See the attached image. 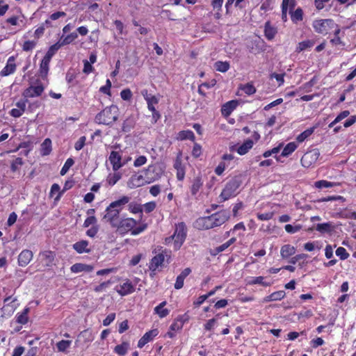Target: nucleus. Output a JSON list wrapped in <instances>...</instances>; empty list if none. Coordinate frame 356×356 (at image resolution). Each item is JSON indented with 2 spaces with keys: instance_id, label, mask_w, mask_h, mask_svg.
Segmentation results:
<instances>
[{
  "instance_id": "obj_1",
  "label": "nucleus",
  "mask_w": 356,
  "mask_h": 356,
  "mask_svg": "<svg viewBox=\"0 0 356 356\" xmlns=\"http://www.w3.org/2000/svg\"><path fill=\"white\" fill-rule=\"evenodd\" d=\"M229 213L226 211H221L211 216L197 218L194 224L198 229H209L219 227L228 220Z\"/></svg>"
},
{
  "instance_id": "obj_2",
  "label": "nucleus",
  "mask_w": 356,
  "mask_h": 356,
  "mask_svg": "<svg viewBox=\"0 0 356 356\" xmlns=\"http://www.w3.org/2000/svg\"><path fill=\"white\" fill-rule=\"evenodd\" d=\"M129 197L122 196L120 199L112 202L106 209L103 219L109 222L112 227H117L120 212L124 205L129 202Z\"/></svg>"
},
{
  "instance_id": "obj_3",
  "label": "nucleus",
  "mask_w": 356,
  "mask_h": 356,
  "mask_svg": "<svg viewBox=\"0 0 356 356\" xmlns=\"http://www.w3.org/2000/svg\"><path fill=\"white\" fill-rule=\"evenodd\" d=\"M187 236V229L184 222H179L175 225L173 234L165 238V244L172 247L174 250L180 249L184 243Z\"/></svg>"
},
{
  "instance_id": "obj_4",
  "label": "nucleus",
  "mask_w": 356,
  "mask_h": 356,
  "mask_svg": "<svg viewBox=\"0 0 356 356\" xmlns=\"http://www.w3.org/2000/svg\"><path fill=\"white\" fill-rule=\"evenodd\" d=\"M119 109L117 106L111 105L106 107L95 117V122L98 124L111 125L118 120Z\"/></svg>"
},
{
  "instance_id": "obj_5",
  "label": "nucleus",
  "mask_w": 356,
  "mask_h": 356,
  "mask_svg": "<svg viewBox=\"0 0 356 356\" xmlns=\"http://www.w3.org/2000/svg\"><path fill=\"white\" fill-rule=\"evenodd\" d=\"M241 184V181L238 177L231 179L223 188L220 197L224 200H227L231 197H235L238 193V188Z\"/></svg>"
},
{
  "instance_id": "obj_6",
  "label": "nucleus",
  "mask_w": 356,
  "mask_h": 356,
  "mask_svg": "<svg viewBox=\"0 0 356 356\" xmlns=\"http://www.w3.org/2000/svg\"><path fill=\"white\" fill-rule=\"evenodd\" d=\"M312 26L316 33L325 35L330 29L337 26L332 19H315Z\"/></svg>"
},
{
  "instance_id": "obj_7",
  "label": "nucleus",
  "mask_w": 356,
  "mask_h": 356,
  "mask_svg": "<svg viewBox=\"0 0 356 356\" xmlns=\"http://www.w3.org/2000/svg\"><path fill=\"white\" fill-rule=\"evenodd\" d=\"M161 169L156 165H149L143 172V176L147 184L159 179L161 177Z\"/></svg>"
},
{
  "instance_id": "obj_8",
  "label": "nucleus",
  "mask_w": 356,
  "mask_h": 356,
  "mask_svg": "<svg viewBox=\"0 0 356 356\" xmlns=\"http://www.w3.org/2000/svg\"><path fill=\"white\" fill-rule=\"evenodd\" d=\"M320 153L317 149L306 152L301 158L300 162L303 167L309 168L318 160Z\"/></svg>"
},
{
  "instance_id": "obj_9",
  "label": "nucleus",
  "mask_w": 356,
  "mask_h": 356,
  "mask_svg": "<svg viewBox=\"0 0 356 356\" xmlns=\"http://www.w3.org/2000/svg\"><path fill=\"white\" fill-rule=\"evenodd\" d=\"M136 225V221L131 218H124L118 222V226L115 227L118 232L121 234L127 233L129 231L132 232Z\"/></svg>"
},
{
  "instance_id": "obj_10",
  "label": "nucleus",
  "mask_w": 356,
  "mask_h": 356,
  "mask_svg": "<svg viewBox=\"0 0 356 356\" xmlns=\"http://www.w3.org/2000/svg\"><path fill=\"white\" fill-rule=\"evenodd\" d=\"M44 90V86L41 83H37L35 86H31L26 88L22 93L24 98H33L39 97L42 95Z\"/></svg>"
},
{
  "instance_id": "obj_11",
  "label": "nucleus",
  "mask_w": 356,
  "mask_h": 356,
  "mask_svg": "<svg viewBox=\"0 0 356 356\" xmlns=\"http://www.w3.org/2000/svg\"><path fill=\"white\" fill-rule=\"evenodd\" d=\"M147 184L143 175H133L127 181V186L129 188H136Z\"/></svg>"
},
{
  "instance_id": "obj_12",
  "label": "nucleus",
  "mask_w": 356,
  "mask_h": 356,
  "mask_svg": "<svg viewBox=\"0 0 356 356\" xmlns=\"http://www.w3.org/2000/svg\"><path fill=\"white\" fill-rule=\"evenodd\" d=\"M33 257V253L30 250H24L18 255V264L19 266H26L32 260Z\"/></svg>"
},
{
  "instance_id": "obj_13",
  "label": "nucleus",
  "mask_w": 356,
  "mask_h": 356,
  "mask_svg": "<svg viewBox=\"0 0 356 356\" xmlns=\"http://www.w3.org/2000/svg\"><path fill=\"white\" fill-rule=\"evenodd\" d=\"M108 159L114 171L118 170L123 165L122 156L118 152L112 151Z\"/></svg>"
},
{
  "instance_id": "obj_14",
  "label": "nucleus",
  "mask_w": 356,
  "mask_h": 356,
  "mask_svg": "<svg viewBox=\"0 0 356 356\" xmlns=\"http://www.w3.org/2000/svg\"><path fill=\"white\" fill-rule=\"evenodd\" d=\"M159 334V331L156 329H154L147 332L138 341V347L139 348H142L145 346L147 343L152 341L153 339L157 336Z\"/></svg>"
},
{
  "instance_id": "obj_15",
  "label": "nucleus",
  "mask_w": 356,
  "mask_h": 356,
  "mask_svg": "<svg viewBox=\"0 0 356 356\" xmlns=\"http://www.w3.org/2000/svg\"><path fill=\"white\" fill-rule=\"evenodd\" d=\"M117 292L121 296H126L131 293L134 291V286L129 280H125L123 283L116 286Z\"/></svg>"
},
{
  "instance_id": "obj_16",
  "label": "nucleus",
  "mask_w": 356,
  "mask_h": 356,
  "mask_svg": "<svg viewBox=\"0 0 356 356\" xmlns=\"http://www.w3.org/2000/svg\"><path fill=\"white\" fill-rule=\"evenodd\" d=\"M165 252H162L161 253L156 254L152 259L149 266L151 270L155 271L163 265L165 257Z\"/></svg>"
},
{
  "instance_id": "obj_17",
  "label": "nucleus",
  "mask_w": 356,
  "mask_h": 356,
  "mask_svg": "<svg viewBox=\"0 0 356 356\" xmlns=\"http://www.w3.org/2000/svg\"><path fill=\"white\" fill-rule=\"evenodd\" d=\"M38 258L43 266H50L54 261V254L51 251L45 250L40 252Z\"/></svg>"
},
{
  "instance_id": "obj_18",
  "label": "nucleus",
  "mask_w": 356,
  "mask_h": 356,
  "mask_svg": "<svg viewBox=\"0 0 356 356\" xmlns=\"http://www.w3.org/2000/svg\"><path fill=\"white\" fill-rule=\"evenodd\" d=\"M16 70V65L15 63V58L13 56L10 57L8 59L6 65L0 72L1 76H6L11 74H13Z\"/></svg>"
},
{
  "instance_id": "obj_19",
  "label": "nucleus",
  "mask_w": 356,
  "mask_h": 356,
  "mask_svg": "<svg viewBox=\"0 0 356 356\" xmlns=\"http://www.w3.org/2000/svg\"><path fill=\"white\" fill-rule=\"evenodd\" d=\"M174 168L177 170V178L179 181H182L185 177V170L181 163V160L180 156H177L175 163Z\"/></svg>"
},
{
  "instance_id": "obj_20",
  "label": "nucleus",
  "mask_w": 356,
  "mask_h": 356,
  "mask_svg": "<svg viewBox=\"0 0 356 356\" xmlns=\"http://www.w3.org/2000/svg\"><path fill=\"white\" fill-rule=\"evenodd\" d=\"M72 273H78L81 272H91L93 270V266L85 264L77 263L72 265L70 268Z\"/></svg>"
},
{
  "instance_id": "obj_21",
  "label": "nucleus",
  "mask_w": 356,
  "mask_h": 356,
  "mask_svg": "<svg viewBox=\"0 0 356 356\" xmlns=\"http://www.w3.org/2000/svg\"><path fill=\"white\" fill-rule=\"evenodd\" d=\"M296 249L294 246L286 244L281 247L280 255L282 259H287L296 253Z\"/></svg>"
},
{
  "instance_id": "obj_22",
  "label": "nucleus",
  "mask_w": 356,
  "mask_h": 356,
  "mask_svg": "<svg viewBox=\"0 0 356 356\" xmlns=\"http://www.w3.org/2000/svg\"><path fill=\"white\" fill-rule=\"evenodd\" d=\"M73 248L79 254L84 252L88 253L90 252L88 242L84 240L75 243L73 245Z\"/></svg>"
},
{
  "instance_id": "obj_23",
  "label": "nucleus",
  "mask_w": 356,
  "mask_h": 356,
  "mask_svg": "<svg viewBox=\"0 0 356 356\" xmlns=\"http://www.w3.org/2000/svg\"><path fill=\"white\" fill-rule=\"evenodd\" d=\"M191 270L189 268H185L179 275L177 276L175 284L176 289H180L184 286V279L191 273Z\"/></svg>"
},
{
  "instance_id": "obj_24",
  "label": "nucleus",
  "mask_w": 356,
  "mask_h": 356,
  "mask_svg": "<svg viewBox=\"0 0 356 356\" xmlns=\"http://www.w3.org/2000/svg\"><path fill=\"white\" fill-rule=\"evenodd\" d=\"M237 101L232 100L225 104L221 109L222 114L225 116H229L232 112L236 108Z\"/></svg>"
},
{
  "instance_id": "obj_25",
  "label": "nucleus",
  "mask_w": 356,
  "mask_h": 356,
  "mask_svg": "<svg viewBox=\"0 0 356 356\" xmlns=\"http://www.w3.org/2000/svg\"><path fill=\"white\" fill-rule=\"evenodd\" d=\"M253 145V140L251 139H248L237 148L236 152L240 155H244L247 154L250 149L252 148Z\"/></svg>"
},
{
  "instance_id": "obj_26",
  "label": "nucleus",
  "mask_w": 356,
  "mask_h": 356,
  "mask_svg": "<svg viewBox=\"0 0 356 356\" xmlns=\"http://www.w3.org/2000/svg\"><path fill=\"white\" fill-rule=\"evenodd\" d=\"M203 185L202 177L200 175L196 176L192 181L191 192L193 195H195Z\"/></svg>"
},
{
  "instance_id": "obj_27",
  "label": "nucleus",
  "mask_w": 356,
  "mask_h": 356,
  "mask_svg": "<svg viewBox=\"0 0 356 356\" xmlns=\"http://www.w3.org/2000/svg\"><path fill=\"white\" fill-rule=\"evenodd\" d=\"M334 229V226L330 222L317 224L316 226V231L321 234L330 233Z\"/></svg>"
},
{
  "instance_id": "obj_28",
  "label": "nucleus",
  "mask_w": 356,
  "mask_h": 356,
  "mask_svg": "<svg viewBox=\"0 0 356 356\" xmlns=\"http://www.w3.org/2000/svg\"><path fill=\"white\" fill-rule=\"evenodd\" d=\"M285 296V292L284 291H278L272 293L270 295L266 296L264 298V302H271L281 300Z\"/></svg>"
},
{
  "instance_id": "obj_29",
  "label": "nucleus",
  "mask_w": 356,
  "mask_h": 356,
  "mask_svg": "<svg viewBox=\"0 0 356 356\" xmlns=\"http://www.w3.org/2000/svg\"><path fill=\"white\" fill-rule=\"evenodd\" d=\"M129 346L128 341H124L115 347L114 352L120 356H124L127 353Z\"/></svg>"
},
{
  "instance_id": "obj_30",
  "label": "nucleus",
  "mask_w": 356,
  "mask_h": 356,
  "mask_svg": "<svg viewBox=\"0 0 356 356\" xmlns=\"http://www.w3.org/2000/svg\"><path fill=\"white\" fill-rule=\"evenodd\" d=\"M51 60L43 58L40 66V73L42 78L44 79L47 77L48 72H49V65Z\"/></svg>"
},
{
  "instance_id": "obj_31",
  "label": "nucleus",
  "mask_w": 356,
  "mask_h": 356,
  "mask_svg": "<svg viewBox=\"0 0 356 356\" xmlns=\"http://www.w3.org/2000/svg\"><path fill=\"white\" fill-rule=\"evenodd\" d=\"M236 241L235 238H232L225 243L215 248L212 252L211 254L213 255H216L217 254L225 251L226 249H227L231 245H232Z\"/></svg>"
},
{
  "instance_id": "obj_32",
  "label": "nucleus",
  "mask_w": 356,
  "mask_h": 356,
  "mask_svg": "<svg viewBox=\"0 0 356 356\" xmlns=\"http://www.w3.org/2000/svg\"><path fill=\"white\" fill-rule=\"evenodd\" d=\"M78 38V33L76 32H73L67 35H62L59 40L60 44L64 46L72 43L74 40H75Z\"/></svg>"
},
{
  "instance_id": "obj_33",
  "label": "nucleus",
  "mask_w": 356,
  "mask_h": 356,
  "mask_svg": "<svg viewBox=\"0 0 356 356\" xmlns=\"http://www.w3.org/2000/svg\"><path fill=\"white\" fill-rule=\"evenodd\" d=\"M298 147L296 142L289 143L284 148L281 155L284 157H287L291 154Z\"/></svg>"
},
{
  "instance_id": "obj_34",
  "label": "nucleus",
  "mask_w": 356,
  "mask_h": 356,
  "mask_svg": "<svg viewBox=\"0 0 356 356\" xmlns=\"http://www.w3.org/2000/svg\"><path fill=\"white\" fill-rule=\"evenodd\" d=\"M51 152V141L49 138H46L41 144L40 154L42 156L49 155Z\"/></svg>"
},
{
  "instance_id": "obj_35",
  "label": "nucleus",
  "mask_w": 356,
  "mask_h": 356,
  "mask_svg": "<svg viewBox=\"0 0 356 356\" xmlns=\"http://www.w3.org/2000/svg\"><path fill=\"white\" fill-rule=\"evenodd\" d=\"M165 305L166 302L163 301L154 308V312L158 314L160 318H164L170 313L169 309L163 308Z\"/></svg>"
},
{
  "instance_id": "obj_36",
  "label": "nucleus",
  "mask_w": 356,
  "mask_h": 356,
  "mask_svg": "<svg viewBox=\"0 0 356 356\" xmlns=\"http://www.w3.org/2000/svg\"><path fill=\"white\" fill-rule=\"evenodd\" d=\"M314 45V41L307 40L298 44L296 51L300 53L302 51L310 49Z\"/></svg>"
},
{
  "instance_id": "obj_37",
  "label": "nucleus",
  "mask_w": 356,
  "mask_h": 356,
  "mask_svg": "<svg viewBox=\"0 0 356 356\" xmlns=\"http://www.w3.org/2000/svg\"><path fill=\"white\" fill-rule=\"evenodd\" d=\"M264 33L267 39L272 40L276 35L277 30L275 28L272 26L269 22H266L264 28Z\"/></svg>"
},
{
  "instance_id": "obj_38",
  "label": "nucleus",
  "mask_w": 356,
  "mask_h": 356,
  "mask_svg": "<svg viewBox=\"0 0 356 356\" xmlns=\"http://www.w3.org/2000/svg\"><path fill=\"white\" fill-rule=\"evenodd\" d=\"M61 47H63V45L58 40L57 42H56L49 48L47 52L46 53L44 57L51 60L54 55L56 53V51L61 48Z\"/></svg>"
},
{
  "instance_id": "obj_39",
  "label": "nucleus",
  "mask_w": 356,
  "mask_h": 356,
  "mask_svg": "<svg viewBox=\"0 0 356 356\" xmlns=\"http://www.w3.org/2000/svg\"><path fill=\"white\" fill-rule=\"evenodd\" d=\"M337 185H338V184H337L335 182H331V181H328L327 180H320V181H317L314 183V186L316 188H319V189H321L323 188H332Z\"/></svg>"
},
{
  "instance_id": "obj_40",
  "label": "nucleus",
  "mask_w": 356,
  "mask_h": 356,
  "mask_svg": "<svg viewBox=\"0 0 356 356\" xmlns=\"http://www.w3.org/2000/svg\"><path fill=\"white\" fill-rule=\"evenodd\" d=\"M60 186L58 184H54L51 187L50 196L54 197L55 194L57 195L54 198L55 201H58L63 193V191H60Z\"/></svg>"
},
{
  "instance_id": "obj_41",
  "label": "nucleus",
  "mask_w": 356,
  "mask_h": 356,
  "mask_svg": "<svg viewBox=\"0 0 356 356\" xmlns=\"http://www.w3.org/2000/svg\"><path fill=\"white\" fill-rule=\"evenodd\" d=\"M122 177L120 172L111 173L108 175L106 181L110 186H114Z\"/></svg>"
},
{
  "instance_id": "obj_42",
  "label": "nucleus",
  "mask_w": 356,
  "mask_h": 356,
  "mask_svg": "<svg viewBox=\"0 0 356 356\" xmlns=\"http://www.w3.org/2000/svg\"><path fill=\"white\" fill-rule=\"evenodd\" d=\"M72 341L61 340L56 343V348L58 352L65 353L70 347Z\"/></svg>"
},
{
  "instance_id": "obj_43",
  "label": "nucleus",
  "mask_w": 356,
  "mask_h": 356,
  "mask_svg": "<svg viewBox=\"0 0 356 356\" xmlns=\"http://www.w3.org/2000/svg\"><path fill=\"white\" fill-rule=\"evenodd\" d=\"M229 63L227 61H217L214 63L215 69L220 72H226L229 69Z\"/></svg>"
},
{
  "instance_id": "obj_44",
  "label": "nucleus",
  "mask_w": 356,
  "mask_h": 356,
  "mask_svg": "<svg viewBox=\"0 0 356 356\" xmlns=\"http://www.w3.org/2000/svg\"><path fill=\"white\" fill-rule=\"evenodd\" d=\"M145 101L147 104V108L150 111H155L156 108L154 106L159 103V99L153 95L152 97L147 98Z\"/></svg>"
},
{
  "instance_id": "obj_45",
  "label": "nucleus",
  "mask_w": 356,
  "mask_h": 356,
  "mask_svg": "<svg viewBox=\"0 0 356 356\" xmlns=\"http://www.w3.org/2000/svg\"><path fill=\"white\" fill-rule=\"evenodd\" d=\"M38 43L37 40H26L24 42L22 47L23 51H32L36 46Z\"/></svg>"
},
{
  "instance_id": "obj_46",
  "label": "nucleus",
  "mask_w": 356,
  "mask_h": 356,
  "mask_svg": "<svg viewBox=\"0 0 356 356\" xmlns=\"http://www.w3.org/2000/svg\"><path fill=\"white\" fill-rule=\"evenodd\" d=\"M264 278L262 276L254 277L248 282V284L250 285L254 284H261L264 286H268L270 285V282H266L264 281Z\"/></svg>"
},
{
  "instance_id": "obj_47",
  "label": "nucleus",
  "mask_w": 356,
  "mask_h": 356,
  "mask_svg": "<svg viewBox=\"0 0 356 356\" xmlns=\"http://www.w3.org/2000/svg\"><path fill=\"white\" fill-rule=\"evenodd\" d=\"M239 88L248 95H253L256 92L255 87L250 83L241 85Z\"/></svg>"
},
{
  "instance_id": "obj_48",
  "label": "nucleus",
  "mask_w": 356,
  "mask_h": 356,
  "mask_svg": "<svg viewBox=\"0 0 356 356\" xmlns=\"http://www.w3.org/2000/svg\"><path fill=\"white\" fill-rule=\"evenodd\" d=\"M29 312V309L25 308L22 313L17 315V322L20 324H26L28 322Z\"/></svg>"
},
{
  "instance_id": "obj_49",
  "label": "nucleus",
  "mask_w": 356,
  "mask_h": 356,
  "mask_svg": "<svg viewBox=\"0 0 356 356\" xmlns=\"http://www.w3.org/2000/svg\"><path fill=\"white\" fill-rule=\"evenodd\" d=\"M314 130V128H310V129H306L305 131H304L302 133H301L300 135L298 136V137L296 138L297 141L298 143H302L305 139H307L309 136H310L313 134Z\"/></svg>"
},
{
  "instance_id": "obj_50",
  "label": "nucleus",
  "mask_w": 356,
  "mask_h": 356,
  "mask_svg": "<svg viewBox=\"0 0 356 356\" xmlns=\"http://www.w3.org/2000/svg\"><path fill=\"white\" fill-rule=\"evenodd\" d=\"M74 161L72 158H69L66 160L65 163H64L63 168L60 170V174L63 176L65 175L70 168L74 165Z\"/></svg>"
},
{
  "instance_id": "obj_51",
  "label": "nucleus",
  "mask_w": 356,
  "mask_h": 356,
  "mask_svg": "<svg viewBox=\"0 0 356 356\" xmlns=\"http://www.w3.org/2000/svg\"><path fill=\"white\" fill-rule=\"evenodd\" d=\"M178 138L180 140L190 139L194 140L195 136L193 131L190 130L180 131L178 134Z\"/></svg>"
},
{
  "instance_id": "obj_52",
  "label": "nucleus",
  "mask_w": 356,
  "mask_h": 356,
  "mask_svg": "<svg viewBox=\"0 0 356 356\" xmlns=\"http://www.w3.org/2000/svg\"><path fill=\"white\" fill-rule=\"evenodd\" d=\"M291 20L293 22H298L302 19V10L300 8H297L294 12H290Z\"/></svg>"
},
{
  "instance_id": "obj_53",
  "label": "nucleus",
  "mask_w": 356,
  "mask_h": 356,
  "mask_svg": "<svg viewBox=\"0 0 356 356\" xmlns=\"http://www.w3.org/2000/svg\"><path fill=\"white\" fill-rule=\"evenodd\" d=\"M6 22L12 26H20L21 24H24L23 19L18 16H13L8 18Z\"/></svg>"
},
{
  "instance_id": "obj_54",
  "label": "nucleus",
  "mask_w": 356,
  "mask_h": 356,
  "mask_svg": "<svg viewBox=\"0 0 356 356\" xmlns=\"http://www.w3.org/2000/svg\"><path fill=\"white\" fill-rule=\"evenodd\" d=\"M23 165V161L22 158H16L11 163L10 168L13 172H16Z\"/></svg>"
},
{
  "instance_id": "obj_55",
  "label": "nucleus",
  "mask_w": 356,
  "mask_h": 356,
  "mask_svg": "<svg viewBox=\"0 0 356 356\" xmlns=\"http://www.w3.org/2000/svg\"><path fill=\"white\" fill-rule=\"evenodd\" d=\"M301 228H302V226L300 225L293 226L290 224H287L284 227L285 231L289 234H294V233L300 231L301 229Z\"/></svg>"
},
{
  "instance_id": "obj_56",
  "label": "nucleus",
  "mask_w": 356,
  "mask_h": 356,
  "mask_svg": "<svg viewBox=\"0 0 356 356\" xmlns=\"http://www.w3.org/2000/svg\"><path fill=\"white\" fill-rule=\"evenodd\" d=\"M336 254L339 257L341 260L346 259L349 257V254L343 247H339L337 249Z\"/></svg>"
},
{
  "instance_id": "obj_57",
  "label": "nucleus",
  "mask_w": 356,
  "mask_h": 356,
  "mask_svg": "<svg viewBox=\"0 0 356 356\" xmlns=\"http://www.w3.org/2000/svg\"><path fill=\"white\" fill-rule=\"evenodd\" d=\"M295 0H283L282 3V8H286L291 12L295 7Z\"/></svg>"
},
{
  "instance_id": "obj_58",
  "label": "nucleus",
  "mask_w": 356,
  "mask_h": 356,
  "mask_svg": "<svg viewBox=\"0 0 356 356\" xmlns=\"http://www.w3.org/2000/svg\"><path fill=\"white\" fill-rule=\"evenodd\" d=\"M10 300H11L10 296L7 297L6 298L4 299V303L6 304L4 307L5 308L10 307L11 312H13L15 311V309H16V306L14 305V302L17 300V299L14 298L12 301L10 302Z\"/></svg>"
},
{
  "instance_id": "obj_59",
  "label": "nucleus",
  "mask_w": 356,
  "mask_h": 356,
  "mask_svg": "<svg viewBox=\"0 0 356 356\" xmlns=\"http://www.w3.org/2000/svg\"><path fill=\"white\" fill-rule=\"evenodd\" d=\"M86 140V138L85 136H81V138H79V140L74 144L75 149L77 151L81 150L85 145Z\"/></svg>"
},
{
  "instance_id": "obj_60",
  "label": "nucleus",
  "mask_w": 356,
  "mask_h": 356,
  "mask_svg": "<svg viewBox=\"0 0 356 356\" xmlns=\"http://www.w3.org/2000/svg\"><path fill=\"white\" fill-rule=\"evenodd\" d=\"M273 212H267L264 213H257V216L260 220H268L273 217Z\"/></svg>"
},
{
  "instance_id": "obj_61",
  "label": "nucleus",
  "mask_w": 356,
  "mask_h": 356,
  "mask_svg": "<svg viewBox=\"0 0 356 356\" xmlns=\"http://www.w3.org/2000/svg\"><path fill=\"white\" fill-rule=\"evenodd\" d=\"M147 162V158L145 156H140L134 162V165L135 167H140L145 164Z\"/></svg>"
},
{
  "instance_id": "obj_62",
  "label": "nucleus",
  "mask_w": 356,
  "mask_h": 356,
  "mask_svg": "<svg viewBox=\"0 0 356 356\" xmlns=\"http://www.w3.org/2000/svg\"><path fill=\"white\" fill-rule=\"evenodd\" d=\"M120 97L123 100H129L132 97L131 91L129 89H124L120 92Z\"/></svg>"
},
{
  "instance_id": "obj_63",
  "label": "nucleus",
  "mask_w": 356,
  "mask_h": 356,
  "mask_svg": "<svg viewBox=\"0 0 356 356\" xmlns=\"http://www.w3.org/2000/svg\"><path fill=\"white\" fill-rule=\"evenodd\" d=\"M156 208V203L154 202H149L143 205V209L146 213H150Z\"/></svg>"
},
{
  "instance_id": "obj_64",
  "label": "nucleus",
  "mask_w": 356,
  "mask_h": 356,
  "mask_svg": "<svg viewBox=\"0 0 356 356\" xmlns=\"http://www.w3.org/2000/svg\"><path fill=\"white\" fill-rule=\"evenodd\" d=\"M83 72L86 74H89L93 70V67L92 66V63H90L88 60H84L83 61Z\"/></svg>"
}]
</instances>
